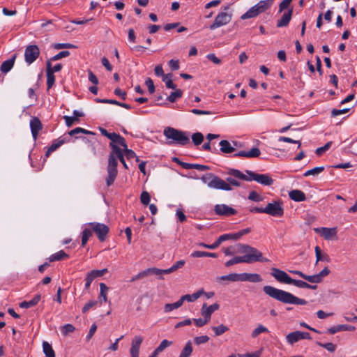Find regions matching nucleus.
<instances>
[{
    "mask_svg": "<svg viewBox=\"0 0 357 357\" xmlns=\"http://www.w3.org/2000/svg\"><path fill=\"white\" fill-rule=\"evenodd\" d=\"M111 151L108 158V165L107 167V176L106 178V183L109 187L112 185L118 174L117 165L118 160L122 163L126 169H128V165L124 159L123 150L116 144L112 142L109 143Z\"/></svg>",
    "mask_w": 357,
    "mask_h": 357,
    "instance_id": "1",
    "label": "nucleus"
},
{
    "mask_svg": "<svg viewBox=\"0 0 357 357\" xmlns=\"http://www.w3.org/2000/svg\"><path fill=\"white\" fill-rule=\"evenodd\" d=\"M263 291L269 297L284 304L306 305L307 303L305 299L298 298L291 293L270 285L264 286Z\"/></svg>",
    "mask_w": 357,
    "mask_h": 357,
    "instance_id": "2",
    "label": "nucleus"
},
{
    "mask_svg": "<svg viewBox=\"0 0 357 357\" xmlns=\"http://www.w3.org/2000/svg\"><path fill=\"white\" fill-rule=\"evenodd\" d=\"M236 252L245 254L241 256L244 263L252 264L254 262H268L269 260L263 257L261 252L257 248L247 244L238 243L236 245Z\"/></svg>",
    "mask_w": 357,
    "mask_h": 357,
    "instance_id": "3",
    "label": "nucleus"
},
{
    "mask_svg": "<svg viewBox=\"0 0 357 357\" xmlns=\"http://www.w3.org/2000/svg\"><path fill=\"white\" fill-rule=\"evenodd\" d=\"M245 172L248 175H245L238 169H230L228 174L243 181H251L253 180L264 185L269 186L273 183V180L267 174H259L250 170H246Z\"/></svg>",
    "mask_w": 357,
    "mask_h": 357,
    "instance_id": "4",
    "label": "nucleus"
},
{
    "mask_svg": "<svg viewBox=\"0 0 357 357\" xmlns=\"http://www.w3.org/2000/svg\"><path fill=\"white\" fill-rule=\"evenodd\" d=\"M98 130L101 135L110 139L113 144L123 147V153H125L127 159L130 160L136 157V161L138 162L139 160L138 157L136 156L135 153L128 148L126 139L121 135L116 132H109L106 129L102 127H99Z\"/></svg>",
    "mask_w": 357,
    "mask_h": 357,
    "instance_id": "5",
    "label": "nucleus"
},
{
    "mask_svg": "<svg viewBox=\"0 0 357 357\" xmlns=\"http://www.w3.org/2000/svg\"><path fill=\"white\" fill-rule=\"evenodd\" d=\"M163 134L167 139L172 140L167 142L169 145L175 144L183 146L190 142L189 135L186 132L172 127L165 128Z\"/></svg>",
    "mask_w": 357,
    "mask_h": 357,
    "instance_id": "6",
    "label": "nucleus"
},
{
    "mask_svg": "<svg viewBox=\"0 0 357 357\" xmlns=\"http://www.w3.org/2000/svg\"><path fill=\"white\" fill-rule=\"evenodd\" d=\"M201 179L204 183H207L208 186L211 188L226 191L232 190L231 187L225 181L211 173L204 175Z\"/></svg>",
    "mask_w": 357,
    "mask_h": 357,
    "instance_id": "7",
    "label": "nucleus"
},
{
    "mask_svg": "<svg viewBox=\"0 0 357 357\" xmlns=\"http://www.w3.org/2000/svg\"><path fill=\"white\" fill-rule=\"evenodd\" d=\"M229 9V5H227L224 8L225 11L220 12L218 14L213 24L210 25V29L214 30L230 22L232 18V13H228L226 12V10Z\"/></svg>",
    "mask_w": 357,
    "mask_h": 357,
    "instance_id": "8",
    "label": "nucleus"
},
{
    "mask_svg": "<svg viewBox=\"0 0 357 357\" xmlns=\"http://www.w3.org/2000/svg\"><path fill=\"white\" fill-rule=\"evenodd\" d=\"M265 213L273 217H282L284 215L282 202L280 201H273L268 203L264 208Z\"/></svg>",
    "mask_w": 357,
    "mask_h": 357,
    "instance_id": "9",
    "label": "nucleus"
},
{
    "mask_svg": "<svg viewBox=\"0 0 357 357\" xmlns=\"http://www.w3.org/2000/svg\"><path fill=\"white\" fill-rule=\"evenodd\" d=\"M89 226L92 231L97 235L100 241L102 242L106 239L107 235L109 233V227L102 223L99 222H90Z\"/></svg>",
    "mask_w": 357,
    "mask_h": 357,
    "instance_id": "10",
    "label": "nucleus"
},
{
    "mask_svg": "<svg viewBox=\"0 0 357 357\" xmlns=\"http://www.w3.org/2000/svg\"><path fill=\"white\" fill-rule=\"evenodd\" d=\"M40 55V50L36 45H31L26 47L24 52L25 61L29 64L33 63Z\"/></svg>",
    "mask_w": 357,
    "mask_h": 357,
    "instance_id": "11",
    "label": "nucleus"
},
{
    "mask_svg": "<svg viewBox=\"0 0 357 357\" xmlns=\"http://www.w3.org/2000/svg\"><path fill=\"white\" fill-rule=\"evenodd\" d=\"M271 275L279 282L291 284L292 278L284 271L277 268L271 269Z\"/></svg>",
    "mask_w": 357,
    "mask_h": 357,
    "instance_id": "12",
    "label": "nucleus"
},
{
    "mask_svg": "<svg viewBox=\"0 0 357 357\" xmlns=\"http://www.w3.org/2000/svg\"><path fill=\"white\" fill-rule=\"evenodd\" d=\"M214 211L216 215L221 216H231L237 213V211L226 204H216L214 206Z\"/></svg>",
    "mask_w": 357,
    "mask_h": 357,
    "instance_id": "13",
    "label": "nucleus"
},
{
    "mask_svg": "<svg viewBox=\"0 0 357 357\" xmlns=\"http://www.w3.org/2000/svg\"><path fill=\"white\" fill-rule=\"evenodd\" d=\"M287 341L289 344H294L300 340H310L311 336L307 332H301V331H294L289 333L287 337Z\"/></svg>",
    "mask_w": 357,
    "mask_h": 357,
    "instance_id": "14",
    "label": "nucleus"
},
{
    "mask_svg": "<svg viewBox=\"0 0 357 357\" xmlns=\"http://www.w3.org/2000/svg\"><path fill=\"white\" fill-rule=\"evenodd\" d=\"M314 231L315 233L320 234L326 240H331L333 238L337 237V228L332 227H317L314 228Z\"/></svg>",
    "mask_w": 357,
    "mask_h": 357,
    "instance_id": "15",
    "label": "nucleus"
},
{
    "mask_svg": "<svg viewBox=\"0 0 357 357\" xmlns=\"http://www.w3.org/2000/svg\"><path fill=\"white\" fill-rule=\"evenodd\" d=\"M106 273H107V268H103L102 270H93L89 272L85 279V289H87L90 287L91 282L95 278L101 277Z\"/></svg>",
    "mask_w": 357,
    "mask_h": 357,
    "instance_id": "16",
    "label": "nucleus"
},
{
    "mask_svg": "<svg viewBox=\"0 0 357 357\" xmlns=\"http://www.w3.org/2000/svg\"><path fill=\"white\" fill-rule=\"evenodd\" d=\"M29 124L33 138L36 140L39 132L43 129V124L40 120L36 116L31 117Z\"/></svg>",
    "mask_w": 357,
    "mask_h": 357,
    "instance_id": "17",
    "label": "nucleus"
},
{
    "mask_svg": "<svg viewBox=\"0 0 357 357\" xmlns=\"http://www.w3.org/2000/svg\"><path fill=\"white\" fill-rule=\"evenodd\" d=\"M263 280L261 276L258 273H239V281L240 282H260Z\"/></svg>",
    "mask_w": 357,
    "mask_h": 357,
    "instance_id": "18",
    "label": "nucleus"
},
{
    "mask_svg": "<svg viewBox=\"0 0 357 357\" xmlns=\"http://www.w3.org/2000/svg\"><path fill=\"white\" fill-rule=\"evenodd\" d=\"M142 342L143 337L141 336H135L132 340L130 349L131 357H139V349Z\"/></svg>",
    "mask_w": 357,
    "mask_h": 357,
    "instance_id": "19",
    "label": "nucleus"
},
{
    "mask_svg": "<svg viewBox=\"0 0 357 357\" xmlns=\"http://www.w3.org/2000/svg\"><path fill=\"white\" fill-rule=\"evenodd\" d=\"M233 146L226 139L221 140L219 143L220 146V151L224 153H231L236 151L235 146H238V142L233 141Z\"/></svg>",
    "mask_w": 357,
    "mask_h": 357,
    "instance_id": "20",
    "label": "nucleus"
},
{
    "mask_svg": "<svg viewBox=\"0 0 357 357\" xmlns=\"http://www.w3.org/2000/svg\"><path fill=\"white\" fill-rule=\"evenodd\" d=\"M219 308L220 305L218 303H214L210 306H207L206 303H204L201 309V314L204 317L207 318L210 321L212 313Z\"/></svg>",
    "mask_w": 357,
    "mask_h": 357,
    "instance_id": "21",
    "label": "nucleus"
},
{
    "mask_svg": "<svg viewBox=\"0 0 357 357\" xmlns=\"http://www.w3.org/2000/svg\"><path fill=\"white\" fill-rule=\"evenodd\" d=\"M260 154H261L260 150L257 147H254V148L251 149L250 151H240L237 152L236 153H235L234 155V156L245 157V158H257V157L259 156Z\"/></svg>",
    "mask_w": 357,
    "mask_h": 357,
    "instance_id": "22",
    "label": "nucleus"
},
{
    "mask_svg": "<svg viewBox=\"0 0 357 357\" xmlns=\"http://www.w3.org/2000/svg\"><path fill=\"white\" fill-rule=\"evenodd\" d=\"M293 14V8L289 9L287 12L284 13L282 17L277 22L278 27H285L289 24Z\"/></svg>",
    "mask_w": 357,
    "mask_h": 357,
    "instance_id": "23",
    "label": "nucleus"
},
{
    "mask_svg": "<svg viewBox=\"0 0 357 357\" xmlns=\"http://www.w3.org/2000/svg\"><path fill=\"white\" fill-rule=\"evenodd\" d=\"M356 330V327L347 324H341L331 327L328 329V332L330 334H335L340 331H354Z\"/></svg>",
    "mask_w": 357,
    "mask_h": 357,
    "instance_id": "24",
    "label": "nucleus"
},
{
    "mask_svg": "<svg viewBox=\"0 0 357 357\" xmlns=\"http://www.w3.org/2000/svg\"><path fill=\"white\" fill-rule=\"evenodd\" d=\"M46 75H47V90L51 89L55 82V76L50 70V61H47L46 63Z\"/></svg>",
    "mask_w": 357,
    "mask_h": 357,
    "instance_id": "25",
    "label": "nucleus"
},
{
    "mask_svg": "<svg viewBox=\"0 0 357 357\" xmlns=\"http://www.w3.org/2000/svg\"><path fill=\"white\" fill-rule=\"evenodd\" d=\"M289 197L295 202H303L306 199L305 194L300 190H293L289 192Z\"/></svg>",
    "mask_w": 357,
    "mask_h": 357,
    "instance_id": "26",
    "label": "nucleus"
},
{
    "mask_svg": "<svg viewBox=\"0 0 357 357\" xmlns=\"http://www.w3.org/2000/svg\"><path fill=\"white\" fill-rule=\"evenodd\" d=\"M16 54H14L10 59L3 61L1 65L0 70L3 73H8L13 67Z\"/></svg>",
    "mask_w": 357,
    "mask_h": 357,
    "instance_id": "27",
    "label": "nucleus"
},
{
    "mask_svg": "<svg viewBox=\"0 0 357 357\" xmlns=\"http://www.w3.org/2000/svg\"><path fill=\"white\" fill-rule=\"evenodd\" d=\"M65 142H66L65 139H61V138H59L56 140H55L54 142H53L52 145L48 148V149L47 150V151L45 153V158H48L52 152L56 151L58 148H59Z\"/></svg>",
    "mask_w": 357,
    "mask_h": 357,
    "instance_id": "28",
    "label": "nucleus"
},
{
    "mask_svg": "<svg viewBox=\"0 0 357 357\" xmlns=\"http://www.w3.org/2000/svg\"><path fill=\"white\" fill-rule=\"evenodd\" d=\"M185 264L184 260H179L176 261L172 267L167 269H160V275L161 274H169L178 270V268H182Z\"/></svg>",
    "mask_w": 357,
    "mask_h": 357,
    "instance_id": "29",
    "label": "nucleus"
},
{
    "mask_svg": "<svg viewBox=\"0 0 357 357\" xmlns=\"http://www.w3.org/2000/svg\"><path fill=\"white\" fill-rule=\"evenodd\" d=\"M203 294H204V290L200 289L191 295L185 294L184 296H182L181 297V301H183V303H184V301L193 302V301H195L197 299H198L202 295H203Z\"/></svg>",
    "mask_w": 357,
    "mask_h": 357,
    "instance_id": "30",
    "label": "nucleus"
},
{
    "mask_svg": "<svg viewBox=\"0 0 357 357\" xmlns=\"http://www.w3.org/2000/svg\"><path fill=\"white\" fill-rule=\"evenodd\" d=\"M41 296L40 294L36 295L31 301H23L20 303V307L22 308H29L31 307L35 306L40 301Z\"/></svg>",
    "mask_w": 357,
    "mask_h": 357,
    "instance_id": "31",
    "label": "nucleus"
},
{
    "mask_svg": "<svg viewBox=\"0 0 357 357\" xmlns=\"http://www.w3.org/2000/svg\"><path fill=\"white\" fill-rule=\"evenodd\" d=\"M317 262L319 261H324L326 262L331 261V258L326 253H322L320 248L319 246H316L314 248Z\"/></svg>",
    "mask_w": 357,
    "mask_h": 357,
    "instance_id": "32",
    "label": "nucleus"
},
{
    "mask_svg": "<svg viewBox=\"0 0 357 357\" xmlns=\"http://www.w3.org/2000/svg\"><path fill=\"white\" fill-rule=\"evenodd\" d=\"M152 274H155V275H160V269H158L157 268H147V269H146V270L139 273L137 275V278H139V279H141L142 278H144L146 276H148V275H152Z\"/></svg>",
    "mask_w": 357,
    "mask_h": 357,
    "instance_id": "33",
    "label": "nucleus"
},
{
    "mask_svg": "<svg viewBox=\"0 0 357 357\" xmlns=\"http://www.w3.org/2000/svg\"><path fill=\"white\" fill-rule=\"evenodd\" d=\"M190 256L193 258L208 257L217 258L218 255L215 252H208L205 251H195L191 253Z\"/></svg>",
    "mask_w": 357,
    "mask_h": 357,
    "instance_id": "34",
    "label": "nucleus"
},
{
    "mask_svg": "<svg viewBox=\"0 0 357 357\" xmlns=\"http://www.w3.org/2000/svg\"><path fill=\"white\" fill-rule=\"evenodd\" d=\"M217 281L227 280L229 282H238L239 281V273H230L226 275L218 277Z\"/></svg>",
    "mask_w": 357,
    "mask_h": 357,
    "instance_id": "35",
    "label": "nucleus"
},
{
    "mask_svg": "<svg viewBox=\"0 0 357 357\" xmlns=\"http://www.w3.org/2000/svg\"><path fill=\"white\" fill-rule=\"evenodd\" d=\"M192 350V342L189 340L186 342L178 357H190Z\"/></svg>",
    "mask_w": 357,
    "mask_h": 357,
    "instance_id": "36",
    "label": "nucleus"
},
{
    "mask_svg": "<svg viewBox=\"0 0 357 357\" xmlns=\"http://www.w3.org/2000/svg\"><path fill=\"white\" fill-rule=\"evenodd\" d=\"M43 349L46 357H56L52 345L47 342L45 341L43 342Z\"/></svg>",
    "mask_w": 357,
    "mask_h": 357,
    "instance_id": "37",
    "label": "nucleus"
},
{
    "mask_svg": "<svg viewBox=\"0 0 357 357\" xmlns=\"http://www.w3.org/2000/svg\"><path fill=\"white\" fill-rule=\"evenodd\" d=\"M68 255L63 250H60V251L52 255L49 257V261L50 262L55 261H60V260H62V259L68 258Z\"/></svg>",
    "mask_w": 357,
    "mask_h": 357,
    "instance_id": "38",
    "label": "nucleus"
},
{
    "mask_svg": "<svg viewBox=\"0 0 357 357\" xmlns=\"http://www.w3.org/2000/svg\"><path fill=\"white\" fill-rule=\"evenodd\" d=\"M182 305H183V301H181V298H180V299L178 301H176V303L165 304L164 310L165 312H169L174 309H177V308L180 307Z\"/></svg>",
    "mask_w": 357,
    "mask_h": 357,
    "instance_id": "39",
    "label": "nucleus"
},
{
    "mask_svg": "<svg viewBox=\"0 0 357 357\" xmlns=\"http://www.w3.org/2000/svg\"><path fill=\"white\" fill-rule=\"evenodd\" d=\"M183 96V92L181 89H175V91L172 92L167 97V100L170 102H174L178 98H181Z\"/></svg>",
    "mask_w": 357,
    "mask_h": 357,
    "instance_id": "40",
    "label": "nucleus"
},
{
    "mask_svg": "<svg viewBox=\"0 0 357 357\" xmlns=\"http://www.w3.org/2000/svg\"><path fill=\"white\" fill-rule=\"evenodd\" d=\"M273 2L274 0H261L259 1L257 4L258 5V6H259L261 10L265 12L272 6Z\"/></svg>",
    "mask_w": 357,
    "mask_h": 357,
    "instance_id": "41",
    "label": "nucleus"
},
{
    "mask_svg": "<svg viewBox=\"0 0 357 357\" xmlns=\"http://www.w3.org/2000/svg\"><path fill=\"white\" fill-rule=\"evenodd\" d=\"M79 133H83V134H86V135H95V133L93 132H91V131H89V130H85L84 128H79V127L68 132V135L70 136H73V135H75Z\"/></svg>",
    "mask_w": 357,
    "mask_h": 357,
    "instance_id": "42",
    "label": "nucleus"
},
{
    "mask_svg": "<svg viewBox=\"0 0 357 357\" xmlns=\"http://www.w3.org/2000/svg\"><path fill=\"white\" fill-rule=\"evenodd\" d=\"M204 135L201 132H195L192 135V140L195 146L200 145L204 141Z\"/></svg>",
    "mask_w": 357,
    "mask_h": 357,
    "instance_id": "43",
    "label": "nucleus"
},
{
    "mask_svg": "<svg viewBox=\"0 0 357 357\" xmlns=\"http://www.w3.org/2000/svg\"><path fill=\"white\" fill-rule=\"evenodd\" d=\"M213 331L216 336H220L229 331V328L223 324H220L218 326L212 327Z\"/></svg>",
    "mask_w": 357,
    "mask_h": 357,
    "instance_id": "44",
    "label": "nucleus"
},
{
    "mask_svg": "<svg viewBox=\"0 0 357 357\" xmlns=\"http://www.w3.org/2000/svg\"><path fill=\"white\" fill-rule=\"evenodd\" d=\"M92 236V231L89 229H84L82 232V245L84 246L89 238Z\"/></svg>",
    "mask_w": 357,
    "mask_h": 357,
    "instance_id": "45",
    "label": "nucleus"
},
{
    "mask_svg": "<svg viewBox=\"0 0 357 357\" xmlns=\"http://www.w3.org/2000/svg\"><path fill=\"white\" fill-rule=\"evenodd\" d=\"M257 16L258 15L257 14L255 8L252 6L245 13L243 14L241 16V19L244 20L250 18H254Z\"/></svg>",
    "mask_w": 357,
    "mask_h": 357,
    "instance_id": "46",
    "label": "nucleus"
},
{
    "mask_svg": "<svg viewBox=\"0 0 357 357\" xmlns=\"http://www.w3.org/2000/svg\"><path fill=\"white\" fill-rule=\"evenodd\" d=\"M100 292L99 298L100 300L102 299V301L104 302H107V291L108 290V287H107V285L105 283H100Z\"/></svg>",
    "mask_w": 357,
    "mask_h": 357,
    "instance_id": "47",
    "label": "nucleus"
},
{
    "mask_svg": "<svg viewBox=\"0 0 357 357\" xmlns=\"http://www.w3.org/2000/svg\"><path fill=\"white\" fill-rule=\"evenodd\" d=\"M268 330L263 325H259L252 333V337L255 338L261 333H268Z\"/></svg>",
    "mask_w": 357,
    "mask_h": 357,
    "instance_id": "48",
    "label": "nucleus"
},
{
    "mask_svg": "<svg viewBox=\"0 0 357 357\" xmlns=\"http://www.w3.org/2000/svg\"><path fill=\"white\" fill-rule=\"evenodd\" d=\"M172 76V75L171 73H169L166 75L165 77H163L162 80L165 82L166 86L168 89H176V85L174 84L172 80L171 79Z\"/></svg>",
    "mask_w": 357,
    "mask_h": 357,
    "instance_id": "49",
    "label": "nucleus"
},
{
    "mask_svg": "<svg viewBox=\"0 0 357 357\" xmlns=\"http://www.w3.org/2000/svg\"><path fill=\"white\" fill-rule=\"evenodd\" d=\"M304 280L312 283H320L323 280L319 274L313 275H307L305 274Z\"/></svg>",
    "mask_w": 357,
    "mask_h": 357,
    "instance_id": "50",
    "label": "nucleus"
},
{
    "mask_svg": "<svg viewBox=\"0 0 357 357\" xmlns=\"http://www.w3.org/2000/svg\"><path fill=\"white\" fill-rule=\"evenodd\" d=\"M324 170V167H317L312 169L305 172L303 174L304 176H308L310 175H317Z\"/></svg>",
    "mask_w": 357,
    "mask_h": 357,
    "instance_id": "51",
    "label": "nucleus"
},
{
    "mask_svg": "<svg viewBox=\"0 0 357 357\" xmlns=\"http://www.w3.org/2000/svg\"><path fill=\"white\" fill-rule=\"evenodd\" d=\"M317 344L326 349H327L330 352H334L336 350V345L333 343L328 342V343H321V342H317Z\"/></svg>",
    "mask_w": 357,
    "mask_h": 357,
    "instance_id": "52",
    "label": "nucleus"
},
{
    "mask_svg": "<svg viewBox=\"0 0 357 357\" xmlns=\"http://www.w3.org/2000/svg\"><path fill=\"white\" fill-rule=\"evenodd\" d=\"M291 284H293L299 288L308 289V287H310V284L307 283L306 282H304L303 280H295V279H292Z\"/></svg>",
    "mask_w": 357,
    "mask_h": 357,
    "instance_id": "53",
    "label": "nucleus"
},
{
    "mask_svg": "<svg viewBox=\"0 0 357 357\" xmlns=\"http://www.w3.org/2000/svg\"><path fill=\"white\" fill-rule=\"evenodd\" d=\"M291 284H293L299 288L308 289V287H310V284L307 283L306 282H304L303 280H295V279H292Z\"/></svg>",
    "mask_w": 357,
    "mask_h": 357,
    "instance_id": "54",
    "label": "nucleus"
},
{
    "mask_svg": "<svg viewBox=\"0 0 357 357\" xmlns=\"http://www.w3.org/2000/svg\"><path fill=\"white\" fill-rule=\"evenodd\" d=\"M239 263H244V261H243V258L241 257V256L234 257V258L227 261L225 263V266L229 267L231 266H233L234 264H239Z\"/></svg>",
    "mask_w": 357,
    "mask_h": 357,
    "instance_id": "55",
    "label": "nucleus"
},
{
    "mask_svg": "<svg viewBox=\"0 0 357 357\" xmlns=\"http://www.w3.org/2000/svg\"><path fill=\"white\" fill-rule=\"evenodd\" d=\"M172 344V342L169 341L167 340H163L159 346L155 349L156 351L160 353L163 350H165L167 347L171 346Z\"/></svg>",
    "mask_w": 357,
    "mask_h": 357,
    "instance_id": "56",
    "label": "nucleus"
},
{
    "mask_svg": "<svg viewBox=\"0 0 357 357\" xmlns=\"http://www.w3.org/2000/svg\"><path fill=\"white\" fill-rule=\"evenodd\" d=\"M75 330L73 325L68 324L61 327V333L64 336L67 335L70 333H73Z\"/></svg>",
    "mask_w": 357,
    "mask_h": 357,
    "instance_id": "57",
    "label": "nucleus"
},
{
    "mask_svg": "<svg viewBox=\"0 0 357 357\" xmlns=\"http://www.w3.org/2000/svg\"><path fill=\"white\" fill-rule=\"evenodd\" d=\"M209 339V337L207 335L199 336L194 338V342L197 345H200L208 342Z\"/></svg>",
    "mask_w": 357,
    "mask_h": 357,
    "instance_id": "58",
    "label": "nucleus"
},
{
    "mask_svg": "<svg viewBox=\"0 0 357 357\" xmlns=\"http://www.w3.org/2000/svg\"><path fill=\"white\" fill-rule=\"evenodd\" d=\"M151 200V196L146 191H143L140 196V201L144 205H147Z\"/></svg>",
    "mask_w": 357,
    "mask_h": 357,
    "instance_id": "59",
    "label": "nucleus"
},
{
    "mask_svg": "<svg viewBox=\"0 0 357 357\" xmlns=\"http://www.w3.org/2000/svg\"><path fill=\"white\" fill-rule=\"evenodd\" d=\"M95 101L96 102H100V103H109V104H112V105H118V106H121V102L116 100H113V99H100V98H96L95 100Z\"/></svg>",
    "mask_w": 357,
    "mask_h": 357,
    "instance_id": "60",
    "label": "nucleus"
},
{
    "mask_svg": "<svg viewBox=\"0 0 357 357\" xmlns=\"http://www.w3.org/2000/svg\"><path fill=\"white\" fill-rule=\"evenodd\" d=\"M70 52L68 51V50H65V51H61L59 53H58L57 54L54 55V56H52L51 58V61H57V60H59L62 58H64V57H66V56H68L70 55Z\"/></svg>",
    "mask_w": 357,
    "mask_h": 357,
    "instance_id": "61",
    "label": "nucleus"
},
{
    "mask_svg": "<svg viewBox=\"0 0 357 357\" xmlns=\"http://www.w3.org/2000/svg\"><path fill=\"white\" fill-rule=\"evenodd\" d=\"M331 144H332V142H328L324 146L317 148L315 151L316 154L317 155H322L323 153H324L326 151H327L331 147Z\"/></svg>",
    "mask_w": 357,
    "mask_h": 357,
    "instance_id": "62",
    "label": "nucleus"
},
{
    "mask_svg": "<svg viewBox=\"0 0 357 357\" xmlns=\"http://www.w3.org/2000/svg\"><path fill=\"white\" fill-rule=\"evenodd\" d=\"M248 199L255 202H260L262 200V197L256 191L250 192Z\"/></svg>",
    "mask_w": 357,
    "mask_h": 357,
    "instance_id": "63",
    "label": "nucleus"
},
{
    "mask_svg": "<svg viewBox=\"0 0 357 357\" xmlns=\"http://www.w3.org/2000/svg\"><path fill=\"white\" fill-rule=\"evenodd\" d=\"M292 1L293 0H282L279 5V13L288 8Z\"/></svg>",
    "mask_w": 357,
    "mask_h": 357,
    "instance_id": "64",
    "label": "nucleus"
}]
</instances>
